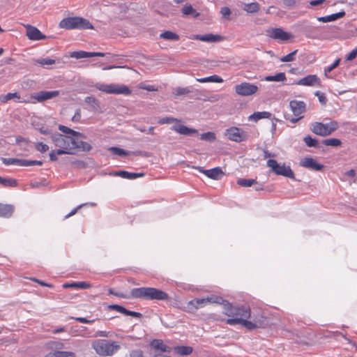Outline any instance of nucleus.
<instances>
[{
  "instance_id": "1",
  "label": "nucleus",
  "mask_w": 357,
  "mask_h": 357,
  "mask_svg": "<svg viewBox=\"0 0 357 357\" xmlns=\"http://www.w3.org/2000/svg\"><path fill=\"white\" fill-rule=\"evenodd\" d=\"M59 26L66 29H93L91 23L86 19L80 17H67L63 19Z\"/></svg>"
},
{
  "instance_id": "2",
  "label": "nucleus",
  "mask_w": 357,
  "mask_h": 357,
  "mask_svg": "<svg viewBox=\"0 0 357 357\" xmlns=\"http://www.w3.org/2000/svg\"><path fill=\"white\" fill-rule=\"evenodd\" d=\"M339 124L336 121H331L329 123H324L321 122H314L311 124L310 130L315 135L326 137L331 135L337 130Z\"/></svg>"
},
{
  "instance_id": "3",
  "label": "nucleus",
  "mask_w": 357,
  "mask_h": 357,
  "mask_svg": "<svg viewBox=\"0 0 357 357\" xmlns=\"http://www.w3.org/2000/svg\"><path fill=\"white\" fill-rule=\"evenodd\" d=\"M92 347L99 355L112 356L120 347L114 342H109L105 340H98L93 341Z\"/></svg>"
},
{
  "instance_id": "4",
  "label": "nucleus",
  "mask_w": 357,
  "mask_h": 357,
  "mask_svg": "<svg viewBox=\"0 0 357 357\" xmlns=\"http://www.w3.org/2000/svg\"><path fill=\"white\" fill-rule=\"evenodd\" d=\"M267 166L271 169V171L276 175L283 176L292 179H296L294 173L289 166H286L284 163L280 165L274 159H269L267 161Z\"/></svg>"
},
{
  "instance_id": "5",
  "label": "nucleus",
  "mask_w": 357,
  "mask_h": 357,
  "mask_svg": "<svg viewBox=\"0 0 357 357\" xmlns=\"http://www.w3.org/2000/svg\"><path fill=\"white\" fill-rule=\"evenodd\" d=\"M224 313L232 317L248 319L251 317V312L249 307H234L229 302L225 303V312Z\"/></svg>"
},
{
  "instance_id": "6",
  "label": "nucleus",
  "mask_w": 357,
  "mask_h": 357,
  "mask_svg": "<svg viewBox=\"0 0 357 357\" xmlns=\"http://www.w3.org/2000/svg\"><path fill=\"white\" fill-rule=\"evenodd\" d=\"M96 89L99 91L105 92L108 94H123L129 95L131 93L130 89L123 84H96Z\"/></svg>"
},
{
  "instance_id": "7",
  "label": "nucleus",
  "mask_w": 357,
  "mask_h": 357,
  "mask_svg": "<svg viewBox=\"0 0 357 357\" xmlns=\"http://www.w3.org/2000/svg\"><path fill=\"white\" fill-rule=\"evenodd\" d=\"M130 296L133 298L154 300L156 299V289L151 287L134 288L130 291Z\"/></svg>"
},
{
  "instance_id": "8",
  "label": "nucleus",
  "mask_w": 357,
  "mask_h": 357,
  "mask_svg": "<svg viewBox=\"0 0 357 357\" xmlns=\"http://www.w3.org/2000/svg\"><path fill=\"white\" fill-rule=\"evenodd\" d=\"M51 139L56 146L64 149H72V144L74 142L73 138L60 133L52 134Z\"/></svg>"
},
{
  "instance_id": "9",
  "label": "nucleus",
  "mask_w": 357,
  "mask_h": 357,
  "mask_svg": "<svg viewBox=\"0 0 357 357\" xmlns=\"http://www.w3.org/2000/svg\"><path fill=\"white\" fill-rule=\"evenodd\" d=\"M225 135L229 139L236 142H241L247 139V135L245 132L237 127H231L227 129L225 131Z\"/></svg>"
},
{
  "instance_id": "10",
  "label": "nucleus",
  "mask_w": 357,
  "mask_h": 357,
  "mask_svg": "<svg viewBox=\"0 0 357 357\" xmlns=\"http://www.w3.org/2000/svg\"><path fill=\"white\" fill-rule=\"evenodd\" d=\"M257 90V86L248 82H243L235 86L236 93L242 96H248L255 94Z\"/></svg>"
},
{
  "instance_id": "11",
  "label": "nucleus",
  "mask_w": 357,
  "mask_h": 357,
  "mask_svg": "<svg viewBox=\"0 0 357 357\" xmlns=\"http://www.w3.org/2000/svg\"><path fill=\"white\" fill-rule=\"evenodd\" d=\"M59 95V91H41L31 95V98L37 100L38 102H43L45 100L54 98Z\"/></svg>"
},
{
  "instance_id": "12",
  "label": "nucleus",
  "mask_w": 357,
  "mask_h": 357,
  "mask_svg": "<svg viewBox=\"0 0 357 357\" xmlns=\"http://www.w3.org/2000/svg\"><path fill=\"white\" fill-rule=\"evenodd\" d=\"M300 165L314 171H322L324 169V165L318 163L315 159L310 157L304 158L301 161Z\"/></svg>"
},
{
  "instance_id": "13",
  "label": "nucleus",
  "mask_w": 357,
  "mask_h": 357,
  "mask_svg": "<svg viewBox=\"0 0 357 357\" xmlns=\"http://www.w3.org/2000/svg\"><path fill=\"white\" fill-rule=\"evenodd\" d=\"M268 36L273 39H278L283 41L288 40L292 37V35L290 33L284 31L281 28L272 29L268 31Z\"/></svg>"
},
{
  "instance_id": "14",
  "label": "nucleus",
  "mask_w": 357,
  "mask_h": 357,
  "mask_svg": "<svg viewBox=\"0 0 357 357\" xmlns=\"http://www.w3.org/2000/svg\"><path fill=\"white\" fill-rule=\"evenodd\" d=\"M171 130L176 131V132L185 135V136H192L194 135L198 134V130L195 128H188L185 126L181 124H175L172 128Z\"/></svg>"
},
{
  "instance_id": "15",
  "label": "nucleus",
  "mask_w": 357,
  "mask_h": 357,
  "mask_svg": "<svg viewBox=\"0 0 357 357\" xmlns=\"http://www.w3.org/2000/svg\"><path fill=\"white\" fill-rule=\"evenodd\" d=\"M296 84L303 86H314V84H317L318 86H321V81L316 75H309L299 79L296 82Z\"/></svg>"
},
{
  "instance_id": "16",
  "label": "nucleus",
  "mask_w": 357,
  "mask_h": 357,
  "mask_svg": "<svg viewBox=\"0 0 357 357\" xmlns=\"http://www.w3.org/2000/svg\"><path fill=\"white\" fill-rule=\"evenodd\" d=\"M289 107L295 116H298L305 111V103L303 101L291 100Z\"/></svg>"
},
{
  "instance_id": "17",
  "label": "nucleus",
  "mask_w": 357,
  "mask_h": 357,
  "mask_svg": "<svg viewBox=\"0 0 357 357\" xmlns=\"http://www.w3.org/2000/svg\"><path fill=\"white\" fill-rule=\"evenodd\" d=\"M26 35L30 40H42L46 38V36L40 31V30L30 25L27 26Z\"/></svg>"
},
{
  "instance_id": "18",
  "label": "nucleus",
  "mask_w": 357,
  "mask_h": 357,
  "mask_svg": "<svg viewBox=\"0 0 357 357\" xmlns=\"http://www.w3.org/2000/svg\"><path fill=\"white\" fill-rule=\"evenodd\" d=\"M203 173L210 178L214 180H219L224 176V172H222L221 167H217L213 169H206V171H203Z\"/></svg>"
},
{
  "instance_id": "19",
  "label": "nucleus",
  "mask_w": 357,
  "mask_h": 357,
  "mask_svg": "<svg viewBox=\"0 0 357 357\" xmlns=\"http://www.w3.org/2000/svg\"><path fill=\"white\" fill-rule=\"evenodd\" d=\"M346 13L344 10H341L338 13L331 14L327 16L319 17H317V20L321 22L326 23L329 22H333L337 20V19L342 18L344 17Z\"/></svg>"
},
{
  "instance_id": "20",
  "label": "nucleus",
  "mask_w": 357,
  "mask_h": 357,
  "mask_svg": "<svg viewBox=\"0 0 357 357\" xmlns=\"http://www.w3.org/2000/svg\"><path fill=\"white\" fill-rule=\"evenodd\" d=\"M195 38L199 40L209 43L219 42L222 39V36L220 35H214L213 33L197 35Z\"/></svg>"
},
{
  "instance_id": "21",
  "label": "nucleus",
  "mask_w": 357,
  "mask_h": 357,
  "mask_svg": "<svg viewBox=\"0 0 357 357\" xmlns=\"http://www.w3.org/2000/svg\"><path fill=\"white\" fill-rule=\"evenodd\" d=\"M302 31L310 38H317L318 36V27L314 26L311 24L305 25L302 28Z\"/></svg>"
},
{
  "instance_id": "22",
  "label": "nucleus",
  "mask_w": 357,
  "mask_h": 357,
  "mask_svg": "<svg viewBox=\"0 0 357 357\" xmlns=\"http://www.w3.org/2000/svg\"><path fill=\"white\" fill-rule=\"evenodd\" d=\"M71 147L72 151L75 149H79L82 151H89L92 149L91 146L89 143L83 141H79L75 139Z\"/></svg>"
},
{
  "instance_id": "23",
  "label": "nucleus",
  "mask_w": 357,
  "mask_h": 357,
  "mask_svg": "<svg viewBox=\"0 0 357 357\" xmlns=\"http://www.w3.org/2000/svg\"><path fill=\"white\" fill-rule=\"evenodd\" d=\"M208 298H195L188 303V307L190 310H197L203 307L205 304L208 303Z\"/></svg>"
},
{
  "instance_id": "24",
  "label": "nucleus",
  "mask_w": 357,
  "mask_h": 357,
  "mask_svg": "<svg viewBox=\"0 0 357 357\" xmlns=\"http://www.w3.org/2000/svg\"><path fill=\"white\" fill-rule=\"evenodd\" d=\"M115 176H121L123 178L127 179H135L137 178L142 177L144 174V173H132V172H128L127 171H119L116 172L114 174Z\"/></svg>"
},
{
  "instance_id": "25",
  "label": "nucleus",
  "mask_w": 357,
  "mask_h": 357,
  "mask_svg": "<svg viewBox=\"0 0 357 357\" xmlns=\"http://www.w3.org/2000/svg\"><path fill=\"white\" fill-rule=\"evenodd\" d=\"M91 287V284L89 282H75L71 283H65L63 284V287L64 289L67 288H77V289H89Z\"/></svg>"
},
{
  "instance_id": "26",
  "label": "nucleus",
  "mask_w": 357,
  "mask_h": 357,
  "mask_svg": "<svg viewBox=\"0 0 357 357\" xmlns=\"http://www.w3.org/2000/svg\"><path fill=\"white\" fill-rule=\"evenodd\" d=\"M14 211V207L10 204H0V216L10 218Z\"/></svg>"
},
{
  "instance_id": "27",
  "label": "nucleus",
  "mask_w": 357,
  "mask_h": 357,
  "mask_svg": "<svg viewBox=\"0 0 357 357\" xmlns=\"http://www.w3.org/2000/svg\"><path fill=\"white\" fill-rule=\"evenodd\" d=\"M271 116V113L268 112H257L251 114L248 117V119L250 121H254L255 122H257L261 119H270Z\"/></svg>"
},
{
  "instance_id": "28",
  "label": "nucleus",
  "mask_w": 357,
  "mask_h": 357,
  "mask_svg": "<svg viewBox=\"0 0 357 357\" xmlns=\"http://www.w3.org/2000/svg\"><path fill=\"white\" fill-rule=\"evenodd\" d=\"M160 38L171 41H178L180 39L179 35L172 31H165L160 34Z\"/></svg>"
},
{
  "instance_id": "29",
  "label": "nucleus",
  "mask_w": 357,
  "mask_h": 357,
  "mask_svg": "<svg viewBox=\"0 0 357 357\" xmlns=\"http://www.w3.org/2000/svg\"><path fill=\"white\" fill-rule=\"evenodd\" d=\"M174 350L181 356H188L193 351L192 347L190 346H176L174 347Z\"/></svg>"
},
{
  "instance_id": "30",
  "label": "nucleus",
  "mask_w": 357,
  "mask_h": 357,
  "mask_svg": "<svg viewBox=\"0 0 357 357\" xmlns=\"http://www.w3.org/2000/svg\"><path fill=\"white\" fill-rule=\"evenodd\" d=\"M84 102L88 104L93 111H98L100 109L99 101L93 96H87L84 99Z\"/></svg>"
},
{
  "instance_id": "31",
  "label": "nucleus",
  "mask_w": 357,
  "mask_h": 357,
  "mask_svg": "<svg viewBox=\"0 0 357 357\" xmlns=\"http://www.w3.org/2000/svg\"><path fill=\"white\" fill-rule=\"evenodd\" d=\"M1 160H2L3 163L6 165H17V166H24V165H25V163H24V159L2 158Z\"/></svg>"
},
{
  "instance_id": "32",
  "label": "nucleus",
  "mask_w": 357,
  "mask_h": 357,
  "mask_svg": "<svg viewBox=\"0 0 357 357\" xmlns=\"http://www.w3.org/2000/svg\"><path fill=\"white\" fill-rule=\"evenodd\" d=\"M107 149L109 151H110L113 154L117 155L119 156H128V155H130V154H135V153H132L130 151H127L123 149H121V148L116 147V146H111V147H109Z\"/></svg>"
},
{
  "instance_id": "33",
  "label": "nucleus",
  "mask_w": 357,
  "mask_h": 357,
  "mask_svg": "<svg viewBox=\"0 0 357 357\" xmlns=\"http://www.w3.org/2000/svg\"><path fill=\"white\" fill-rule=\"evenodd\" d=\"M287 79L284 73H279L275 75L265 77L264 80L267 82H284Z\"/></svg>"
},
{
  "instance_id": "34",
  "label": "nucleus",
  "mask_w": 357,
  "mask_h": 357,
  "mask_svg": "<svg viewBox=\"0 0 357 357\" xmlns=\"http://www.w3.org/2000/svg\"><path fill=\"white\" fill-rule=\"evenodd\" d=\"M193 89L192 87H176L174 89L173 93L176 96L188 95L190 93H192Z\"/></svg>"
},
{
  "instance_id": "35",
  "label": "nucleus",
  "mask_w": 357,
  "mask_h": 357,
  "mask_svg": "<svg viewBox=\"0 0 357 357\" xmlns=\"http://www.w3.org/2000/svg\"><path fill=\"white\" fill-rule=\"evenodd\" d=\"M241 325L243 326L247 329L252 331L255 328H260V324H255L253 321H248L247 319H241Z\"/></svg>"
},
{
  "instance_id": "36",
  "label": "nucleus",
  "mask_w": 357,
  "mask_h": 357,
  "mask_svg": "<svg viewBox=\"0 0 357 357\" xmlns=\"http://www.w3.org/2000/svg\"><path fill=\"white\" fill-rule=\"evenodd\" d=\"M197 81L200 83H204V82L221 83L223 82V79L220 77H219L216 75H211L209 77H204V78H201V79H197Z\"/></svg>"
},
{
  "instance_id": "37",
  "label": "nucleus",
  "mask_w": 357,
  "mask_h": 357,
  "mask_svg": "<svg viewBox=\"0 0 357 357\" xmlns=\"http://www.w3.org/2000/svg\"><path fill=\"white\" fill-rule=\"evenodd\" d=\"M59 130L60 131H61L62 132L65 133V134H68V135H70L72 136H75V137H83L84 135L81 132H77V131H75L65 126H62V125H59Z\"/></svg>"
},
{
  "instance_id": "38",
  "label": "nucleus",
  "mask_w": 357,
  "mask_h": 357,
  "mask_svg": "<svg viewBox=\"0 0 357 357\" xmlns=\"http://www.w3.org/2000/svg\"><path fill=\"white\" fill-rule=\"evenodd\" d=\"M322 144L333 147L341 146L342 142L340 139L337 138H329L321 141Z\"/></svg>"
},
{
  "instance_id": "39",
  "label": "nucleus",
  "mask_w": 357,
  "mask_h": 357,
  "mask_svg": "<svg viewBox=\"0 0 357 357\" xmlns=\"http://www.w3.org/2000/svg\"><path fill=\"white\" fill-rule=\"evenodd\" d=\"M303 141L308 147L319 148V144L316 138L307 135L303 137Z\"/></svg>"
},
{
  "instance_id": "40",
  "label": "nucleus",
  "mask_w": 357,
  "mask_h": 357,
  "mask_svg": "<svg viewBox=\"0 0 357 357\" xmlns=\"http://www.w3.org/2000/svg\"><path fill=\"white\" fill-rule=\"evenodd\" d=\"M259 9V4L257 2H252L244 5L243 10L249 13H257Z\"/></svg>"
},
{
  "instance_id": "41",
  "label": "nucleus",
  "mask_w": 357,
  "mask_h": 357,
  "mask_svg": "<svg viewBox=\"0 0 357 357\" xmlns=\"http://www.w3.org/2000/svg\"><path fill=\"white\" fill-rule=\"evenodd\" d=\"M182 13L184 15H193L194 17L199 16V13L196 12L195 9L191 5H185L182 8Z\"/></svg>"
},
{
  "instance_id": "42",
  "label": "nucleus",
  "mask_w": 357,
  "mask_h": 357,
  "mask_svg": "<svg viewBox=\"0 0 357 357\" xmlns=\"http://www.w3.org/2000/svg\"><path fill=\"white\" fill-rule=\"evenodd\" d=\"M236 183L242 187H250L254 184H257V181L255 179L246 178H238Z\"/></svg>"
},
{
  "instance_id": "43",
  "label": "nucleus",
  "mask_w": 357,
  "mask_h": 357,
  "mask_svg": "<svg viewBox=\"0 0 357 357\" xmlns=\"http://www.w3.org/2000/svg\"><path fill=\"white\" fill-rule=\"evenodd\" d=\"M0 184L3 186H16L17 184V181L15 179L8 178H2L0 176Z\"/></svg>"
},
{
  "instance_id": "44",
  "label": "nucleus",
  "mask_w": 357,
  "mask_h": 357,
  "mask_svg": "<svg viewBox=\"0 0 357 357\" xmlns=\"http://www.w3.org/2000/svg\"><path fill=\"white\" fill-rule=\"evenodd\" d=\"M70 56L75 59L88 58L91 57V52L84 51L73 52L70 54Z\"/></svg>"
},
{
  "instance_id": "45",
  "label": "nucleus",
  "mask_w": 357,
  "mask_h": 357,
  "mask_svg": "<svg viewBox=\"0 0 357 357\" xmlns=\"http://www.w3.org/2000/svg\"><path fill=\"white\" fill-rule=\"evenodd\" d=\"M208 298L209 300L208 303L222 304L223 305L224 312H225V303L228 302L227 300L223 299L220 296H211L208 297Z\"/></svg>"
},
{
  "instance_id": "46",
  "label": "nucleus",
  "mask_w": 357,
  "mask_h": 357,
  "mask_svg": "<svg viewBox=\"0 0 357 357\" xmlns=\"http://www.w3.org/2000/svg\"><path fill=\"white\" fill-rule=\"evenodd\" d=\"M13 98L20 99V96L19 93H17V92H15V93H8L6 95L1 96L0 97V100L2 102H6L8 100H10L11 99H13Z\"/></svg>"
},
{
  "instance_id": "47",
  "label": "nucleus",
  "mask_w": 357,
  "mask_h": 357,
  "mask_svg": "<svg viewBox=\"0 0 357 357\" xmlns=\"http://www.w3.org/2000/svg\"><path fill=\"white\" fill-rule=\"evenodd\" d=\"M253 321L255 322V324H260V328H264L265 327L267 324H268V321H267V319L266 318L261 315V314H259L258 316H256L254 319H253Z\"/></svg>"
},
{
  "instance_id": "48",
  "label": "nucleus",
  "mask_w": 357,
  "mask_h": 357,
  "mask_svg": "<svg viewBox=\"0 0 357 357\" xmlns=\"http://www.w3.org/2000/svg\"><path fill=\"white\" fill-rule=\"evenodd\" d=\"M200 139L207 142H213L215 140V135L213 132H207L201 135Z\"/></svg>"
},
{
  "instance_id": "49",
  "label": "nucleus",
  "mask_w": 357,
  "mask_h": 357,
  "mask_svg": "<svg viewBox=\"0 0 357 357\" xmlns=\"http://www.w3.org/2000/svg\"><path fill=\"white\" fill-rule=\"evenodd\" d=\"M181 120L178 119H176V118H174V117H170V116H167V117H165V118H162L160 119L158 123H159L160 124H170V123H178V122H180Z\"/></svg>"
},
{
  "instance_id": "50",
  "label": "nucleus",
  "mask_w": 357,
  "mask_h": 357,
  "mask_svg": "<svg viewBox=\"0 0 357 357\" xmlns=\"http://www.w3.org/2000/svg\"><path fill=\"white\" fill-rule=\"evenodd\" d=\"M172 347L165 345L162 340L158 339V350L161 351L162 352H167L169 353L172 351Z\"/></svg>"
},
{
  "instance_id": "51",
  "label": "nucleus",
  "mask_w": 357,
  "mask_h": 357,
  "mask_svg": "<svg viewBox=\"0 0 357 357\" xmlns=\"http://www.w3.org/2000/svg\"><path fill=\"white\" fill-rule=\"evenodd\" d=\"M298 50H296L293 51L292 52L288 54L287 55L282 56L280 58V61L282 62H289L295 60V56L297 53Z\"/></svg>"
},
{
  "instance_id": "52",
  "label": "nucleus",
  "mask_w": 357,
  "mask_h": 357,
  "mask_svg": "<svg viewBox=\"0 0 357 357\" xmlns=\"http://www.w3.org/2000/svg\"><path fill=\"white\" fill-rule=\"evenodd\" d=\"M314 95L318 98L319 102L322 105H325L326 104L327 98L324 93L317 91L314 93Z\"/></svg>"
},
{
  "instance_id": "53",
  "label": "nucleus",
  "mask_w": 357,
  "mask_h": 357,
  "mask_svg": "<svg viewBox=\"0 0 357 357\" xmlns=\"http://www.w3.org/2000/svg\"><path fill=\"white\" fill-rule=\"evenodd\" d=\"M340 62V59H337L335 62L330 66L324 69L325 75L326 76L328 73H331L333 70L337 68Z\"/></svg>"
},
{
  "instance_id": "54",
  "label": "nucleus",
  "mask_w": 357,
  "mask_h": 357,
  "mask_svg": "<svg viewBox=\"0 0 357 357\" xmlns=\"http://www.w3.org/2000/svg\"><path fill=\"white\" fill-rule=\"evenodd\" d=\"M35 146L36 150L41 153H45L49 150V146L43 142L36 143Z\"/></svg>"
},
{
  "instance_id": "55",
  "label": "nucleus",
  "mask_w": 357,
  "mask_h": 357,
  "mask_svg": "<svg viewBox=\"0 0 357 357\" xmlns=\"http://www.w3.org/2000/svg\"><path fill=\"white\" fill-rule=\"evenodd\" d=\"M158 300L171 301V298H169L167 293L158 289Z\"/></svg>"
},
{
  "instance_id": "56",
  "label": "nucleus",
  "mask_w": 357,
  "mask_h": 357,
  "mask_svg": "<svg viewBox=\"0 0 357 357\" xmlns=\"http://www.w3.org/2000/svg\"><path fill=\"white\" fill-rule=\"evenodd\" d=\"M37 63L40 64L41 66L52 65V64L55 63V60L52 59L45 58V59H41L38 60Z\"/></svg>"
},
{
  "instance_id": "57",
  "label": "nucleus",
  "mask_w": 357,
  "mask_h": 357,
  "mask_svg": "<svg viewBox=\"0 0 357 357\" xmlns=\"http://www.w3.org/2000/svg\"><path fill=\"white\" fill-rule=\"evenodd\" d=\"M108 307L111 310H114L124 314L126 312V309L125 307H122L121 305H116V304L110 305H109Z\"/></svg>"
},
{
  "instance_id": "58",
  "label": "nucleus",
  "mask_w": 357,
  "mask_h": 357,
  "mask_svg": "<svg viewBox=\"0 0 357 357\" xmlns=\"http://www.w3.org/2000/svg\"><path fill=\"white\" fill-rule=\"evenodd\" d=\"M57 357H75V354L71 351H56Z\"/></svg>"
},
{
  "instance_id": "59",
  "label": "nucleus",
  "mask_w": 357,
  "mask_h": 357,
  "mask_svg": "<svg viewBox=\"0 0 357 357\" xmlns=\"http://www.w3.org/2000/svg\"><path fill=\"white\" fill-rule=\"evenodd\" d=\"M25 165H24V167L27 166H32V165H42L43 162L41 160H24Z\"/></svg>"
},
{
  "instance_id": "60",
  "label": "nucleus",
  "mask_w": 357,
  "mask_h": 357,
  "mask_svg": "<svg viewBox=\"0 0 357 357\" xmlns=\"http://www.w3.org/2000/svg\"><path fill=\"white\" fill-rule=\"evenodd\" d=\"M220 13L224 18L229 19V16L231 14V10L228 7H222L221 8Z\"/></svg>"
},
{
  "instance_id": "61",
  "label": "nucleus",
  "mask_w": 357,
  "mask_h": 357,
  "mask_svg": "<svg viewBox=\"0 0 357 357\" xmlns=\"http://www.w3.org/2000/svg\"><path fill=\"white\" fill-rule=\"evenodd\" d=\"M241 318L238 317H233L231 319H228L226 320V323L229 325H236V324H241Z\"/></svg>"
},
{
  "instance_id": "62",
  "label": "nucleus",
  "mask_w": 357,
  "mask_h": 357,
  "mask_svg": "<svg viewBox=\"0 0 357 357\" xmlns=\"http://www.w3.org/2000/svg\"><path fill=\"white\" fill-rule=\"evenodd\" d=\"M357 56V47L353 50L349 54L346 56L347 61H352L354 60Z\"/></svg>"
},
{
  "instance_id": "63",
  "label": "nucleus",
  "mask_w": 357,
  "mask_h": 357,
  "mask_svg": "<svg viewBox=\"0 0 357 357\" xmlns=\"http://www.w3.org/2000/svg\"><path fill=\"white\" fill-rule=\"evenodd\" d=\"M56 155H63V154H72L73 153V151H72V149H64L62 148H60L59 149H57L55 151Z\"/></svg>"
},
{
  "instance_id": "64",
  "label": "nucleus",
  "mask_w": 357,
  "mask_h": 357,
  "mask_svg": "<svg viewBox=\"0 0 357 357\" xmlns=\"http://www.w3.org/2000/svg\"><path fill=\"white\" fill-rule=\"evenodd\" d=\"M130 357H144L141 350H133L130 354Z\"/></svg>"
}]
</instances>
